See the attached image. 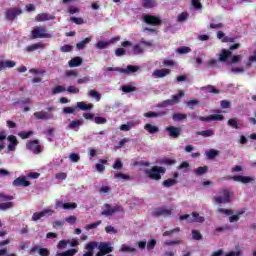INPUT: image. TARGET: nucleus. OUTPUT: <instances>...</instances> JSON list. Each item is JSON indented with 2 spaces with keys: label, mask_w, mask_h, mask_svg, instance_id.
Returning <instances> with one entry per match:
<instances>
[{
  "label": "nucleus",
  "mask_w": 256,
  "mask_h": 256,
  "mask_svg": "<svg viewBox=\"0 0 256 256\" xmlns=\"http://www.w3.org/2000/svg\"><path fill=\"white\" fill-rule=\"evenodd\" d=\"M14 197L11 195H6L4 193H0V201H13Z\"/></svg>",
  "instance_id": "680f3d73"
},
{
  "label": "nucleus",
  "mask_w": 256,
  "mask_h": 256,
  "mask_svg": "<svg viewBox=\"0 0 256 256\" xmlns=\"http://www.w3.org/2000/svg\"><path fill=\"white\" fill-rule=\"evenodd\" d=\"M105 231L106 233L110 234V235H117V233H119V231H117V229H115V227L113 226H106L105 227Z\"/></svg>",
  "instance_id": "6e6d98bb"
},
{
  "label": "nucleus",
  "mask_w": 256,
  "mask_h": 256,
  "mask_svg": "<svg viewBox=\"0 0 256 256\" xmlns=\"http://www.w3.org/2000/svg\"><path fill=\"white\" fill-rule=\"evenodd\" d=\"M139 69V66L128 65L126 69L122 68L121 73H124L125 75H130V73H137Z\"/></svg>",
  "instance_id": "aec40b11"
},
{
  "label": "nucleus",
  "mask_w": 256,
  "mask_h": 256,
  "mask_svg": "<svg viewBox=\"0 0 256 256\" xmlns=\"http://www.w3.org/2000/svg\"><path fill=\"white\" fill-rule=\"evenodd\" d=\"M167 115V111H160V112H146L144 113V117L151 118V117H165Z\"/></svg>",
  "instance_id": "5701e85b"
},
{
  "label": "nucleus",
  "mask_w": 256,
  "mask_h": 256,
  "mask_svg": "<svg viewBox=\"0 0 256 256\" xmlns=\"http://www.w3.org/2000/svg\"><path fill=\"white\" fill-rule=\"evenodd\" d=\"M132 51H133L134 55H142V53L144 52L141 45H139V44H135L132 48Z\"/></svg>",
  "instance_id": "c03bdc74"
},
{
  "label": "nucleus",
  "mask_w": 256,
  "mask_h": 256,
  "mask_svg": "<svg viewBox=\"0 0 256 256\" xmlns=\"http://www.w3.org/2000/svg\"><path fill=\"white\" fill-rule=\"evenodd\" d=\"M167 169L163 166H153L151 169L146 170L145 174L151 181H161V175H165Z\"/></svg>",
  "instance_id": "f03ea898"
},
{
  "label": "nucleus",
  "mask_w": 256,
  "mask_h": 256,
  "mask_svg": "<svg viewBox=\"0 0 256 256\" xmlns=\"http://www.w3.org/2000/svg\"><path fill=\"white\" fill-rule=\"evenodd\" d=\"M37 145H39V140H31L26 144V149L33 151Z\"/></svg>",
  "instance_id": "e433bc0d"
},
{
  "label": "nucleus",
  "mask_w": 256,
  "mask_h": 256,
  "mask_svg": "<svg viewBox=\"0 0 256 256\" xmlns=\"http://www.w3.org/2000/svg\"><path fill=\"white\" fill-rule=\"evenodd\" d=\"M17 65V63H15V61L13 60H6V61H3L1 60L0 61V71H3L4 69H11L13 67H15Z\"/></svg>",
  "instance_id": "f3484780"
},
{
  "label": "nucleus",
  "mask_w": 256,
  "mask_h": 256,
  "mask_svg": "<svg viewBox=\"0 0 256 256\" xmlns=\"http://www.w3.org/2000/svg\"><path fill=\"white\" fill-rule=\"evenodd\" d=\"M88 43H91V37L85 38L81 42H78L76 44L77 49L81 50L83 49Z\"/></svg>",
  "instance_id": "72a5a7b5"
},
{
  "label": "nucleus",
  "mask_w": 256,
  "mask_h": 256,
  "mask_svg": "<svg viewBox=\"0 0 256 256\" xmlns=\"http://www.w3.org/2000/svg\"><path fill=\"white\" fill-rule=\"evenodd\" d=\"M174 185H177V181L173 178L163 181V187H173Z\"/></svg>",
  "instance_id": "a19ab883"
},
{
  "label": "nucleus",
  "mask_w": 256,
  "mask_h": 256,
  "mask_svg": "<svg viewBox=\"0 0 256 256\" xmlns=\"http://www.w3.org/2000/svg\"><path fill=\"white\" fill-rule=\"evenodd\" d=\"M196 134L201 135V137H213V135H215V132L212 129H208L197 132Z\"/></svg>",
  "instance_id": "2f4dec72"
},
{
  "label": "nucleus",
  "mask_w": 256,
  "mask_h": 256,
  "mask_svg": "<svg viewBox=\"0 0 256 256\" xmlns=\"http://www.w3.org/2000/svg\"><path fill=\"white\" fill-rule=\"evenodd\" d=\"M60 51L62 53H71V51H73V46L66 44V45L60 47Z\"/></svg>",
  "instance_id": "864d4df0"
},
{
  "label": "nucleus",
  "mask_w": 256,
  "mask_h": 256,
  "mask_svg": "<svg viewBox=\"0 0 256 256\" xmlns=\"http://www.w3.org/2000/svg\"><path fill=\"white\" fill-rule=\"evenodd\" d=\"M23 11L20 8H8L5 12V19L7 21H15Z\"/></svg>",
  "instance_id": "0eeeda50"
},
{
  "label": "nucleus",
  "mask_w": 256,
  "mask_h": 256,
  "mask_svg": "<svg viewBox=\"0 0 256 256\" xmlns=\"http://www.w3.org/2000/svg\"><path fill=\"white\" fill-rule=\"evenodd\" d=\"M114 179H125L126 181H130L131 176L119 172V173L114 174Z\"/></svg>",
  "instance_id": "de8ad7c7"
},
{
  "label": "nucleus",
  "mask_w": 256,
  "mask_h": 256,
  "mask_svg": "<svg viewBox=\"0 0 256 256\" xmlns=\"http://www.w3.org/2000/svg\"><path fill=\"white\" fill-rule=\"evenodd\" d=\"M7 140L9 142L7 146L8 151H16L17 146L19 145V140H17V136L9 135L7 137Z\"/></svg>",
  "instance_id": "9b49d317"
},
{
  "label": "nucleus",
  "mask_w": 256,
  "mask_h": 256,
  "mask_svg": "<svg viewBox=\"0 0 256 256\" xmlns=\"http://www.w3.org/2000/svg\"><path fill=\"white\" fill-rule=\"evenodd\" d=\"M156 245H157V240H155V239L150 240L146 245L147 251H153V249H155Z\"/></svg>",
  "instance_id": "8fccbe9b"
},
{
  "label": "nucleus",
  "mask_w": 256,
  "mask_h": 256,
  "mask_svg": "<svg viewBox=\"0 0 256 256\" xmlns=\"http://www.w3.org/2000/svg\"><path fill=\"white\" fill-rule=\"evenodd\" d=\"M145 131H148L150 135H155V133H159V127L154 126L150 123L144 125Z\"/></svg>",
  "instance_id": "b1692460"
},
{
  "label": "nucleus",
  "mask_w": 256,
  "mask_h": 256,
  "mask_svg": "<svg viewBox=\"0 0 256 256\" xmlns=\"http://www.w3.org/2000/svg\"><path fill=\"white\" fill-rule=\"evenodd\" d=\"M83 125V119L73 120L68 125V129H72L73 131H79V127Z\"/></svg>",
  "instance_id": "6ab92c4d"
},
{
  "label": "nucleus",
  "mask_w": 256,
  "mask_h": 256,
  "mask_svg": "<svg viewBox=\"0 0 256 256\" xmlns=\"http://www.w3.org/2000/svg\"><path fill=\"white\" fill-rule=\"evenodd\" d=\"M15 204L13 202L0 203V211H7L8 209H13Z\"/></svg>",
  "instance_id": "c756f323"
},
{
  "label": "nucleus",
  "mask_w": 256,
  "mask_h": 256,
  "mask_svg": "<svg viewBox=\"0 0 256 256\" xmlns=\"http://www.w3.org/2000/svg\"><path fill=\"white\" fill-rule=\"evenodd\" d=\"M189 19V13L182 12L177 16L178 23H183L184 21H187Z\"/></svg>",
  "instance_id": "58836bf2"
},
{
  "label": "nucleus",
  "mask_w": 256,
  "mask_h": 256,
  "mask_svg": "<svg viewBox=\"0 0 256 256\" xmlns=\"http://www.w3.org/2000/svg\"><path fill=\"white\" fill-rule=\"evenodd\" d=\"M12 185L14 187H29V185H31V182L27 181V179L25 178V176H21L16 178L13 182Z\"/></svg>",
  "instance_id": "2eb2a0df"
},
{
  "label": "nucleus",
  "mask_w": 256,
  "mask_h": 256,
  "mask_svg": "<svg viewBox=\"0 0 256 256\" xmlns=\"http://www.w3.org/2000/svg\"><path fill=\"white\" fill-rule=\"evenodd\" d=\"M115 213H125V208L121 205H115L114 207L111 204L105 203L102 207L101 215L104 217H112Z\"/></svg>",
  "instance_id": "7ed1b4c3"
},
{
  "label": "nucleus",
  "mask_w": 256,
  "mask_h": 256,
  "mask_svg": "<svg viewBox=\"0 0 256 256\" xmlns=\"http://www.w3.org/2000/svg\"><path fill=\"white\" fill-rule=\"evenodd\" d=\"M69 159L72 161V163H78V161L81 159V156H79V154L72 153L69 155Z\"/></svg>",
  "instance_id": "4d7b16f0"
},
{
  "label": "nucleus",
  "mask_w": 256,
  "mask_h": 256,
  "mask_svg": "<svg viewBox=\"0 0 256 256\" xmlns=\"http://www.w3.org/2000/svg\"><path fill=\"white\" fill-rule=\"evenodd\" d=\"M18 135L21 137V139H29V137L33 135V131H22Z\"/></svg>",
  "instance_id": "603ef678"
},
{
  "label": "nucleus",
  "mask_w": 256,
  "mask_h": 256,
  "mask_svg": "<svg viewBox=\"0 0 256 256\" xmlns=\"http://www.w3.org/2000/svg\"><path fill=\"white\" fill-rule=\"evenodd\" d=\"M122 91L123 93H133V91H137V87L125 85V86H122Z\"/></svg>",
  "instance_id": "49530a36"
},
{
  "label": "nucleus",
  "mask_w": 256,
  "mask_h": 256,
  "mask_svg": "<svg viewBox=\"0 0 256 256\" xmlns=\"http://www.w3.org/2000/svg\"><path fill=\"white\" fill-rule=\"evenodd\" d=\"M233 52L231 50L222 49L219 53L218 61L219 63H226L228 59H231Z\"/></svg>",
  "instance_id": "ddd939ff"
},
{
  "label": "nucleus",
  "mask_w": 256,
  "mask_h": 256,
  "mask_svg": "<svg viewBox=\"0 0 256 256\" xmlns=\"http://www.w3.org/2000/svg\"><path fill=\"white\" fill-rule=\"evenodd\" d=\"M206 91H207V93H214V95H217L219 93V90L211 85H208L206 87Z\"/></svg>",
  "instance_id": "69168bd1"
},
{
  "label": "nucleus",
  "mask_w": 256,
  "mask_h": 256,
  "mask_svg": "<svg viewBox=\"0 0 256 256\" xmlns=\"http://www.w3.org/2000/svg\"><path fill=\"white\" fill-rule=\"evenodd\" d=\"M169 215H171V210L169 209H157L154 212L155 217H167Z\"/></svg>",
  "instance_id": "a878e982"
},
{
  "label": "nucleus",
  "mask_w": 256,
  "mask_h": 256,
  "mask_svg": "<svg viewBox=\"0 0 256 256\" xmlns=\"http://www.w3.org/2000/svg\"><path fill=\"white\" fill-rule=\"evenodd\" d=\"M192 217L193 219L189 220L194 223H203L205 221V218L203 216H199V213L197 212H192Z\"/></svg>",
  "instance_id": "c85d7f7f"
},
{
  "label": "nucleus",
  "mask_w": 256,
  "mask_h": 256,
  "mask_svg": "<svg viewBox=\"0 0 256 256\" xmlns=\"http://www.w3.org/2000/svg\"><path fill=\"white\" fill-rule=\"evenodd\" d=\"M89 95L90 97H95L96 101H101V94L96 90H90Z\"/></svg>",
  "instance_id": "052dcab7"
},
{
  "label": "nucleus",
  "mask_w": 256,
  "mask_h": 256,
  "mask_svg": "<svg viewBox=\"0 0 256 256\" xmlns=\"http://www.w3.org/2000/svg\"><path fill=\"white\" fill-rule=\"evenodd\" d=\"M67 91V88H65L64 86L58 85L55 88H53L52 90V95H57L59 93H63Z\"/></svg>",
  "instance_id": "79ce46f5"
},
{
  "label": "nucleus",
  "mask_w": 256,
  "mask_h": 256,
  "mask_svg": "<svg viewBox=\"0 0 256 256\" xmlns=\"http://www.w3.org/2000/svg\"><path fill=\"white\" fill-rule=\"evenodd\" d=\"M109 45V42L99 41L96 44L97 49H105Z\"/></svg>",
  "instance_id": "774afa93"
},
{
  "label": "nucleus",
  "mask_w": 256,
  "mask_h": 256,
  "mask_svg": "<svg viewBox=\"0 0 256 256\" xmlns=\"http://www.w3.org/2000/svg\"><path fill=\"white\" fill-rule=\"evenodd\" d=\"M171 74V70L167 68L156 69L153 71L152 75L155 79H163V77H167V75Z\"/></svg>",
  "instance_id": "4468645a"
},
{
  "label": "nucleus",
  "mask_w": 256,
  "mask_h": 256,
  "mask_svg": "<svg viewBox=\"0 0 256 256\" xmlns=\"http://www.w3.org/2000/svg\"><path fill=\"white\" fill-rule=\"evenodd\" d=\"M99 249V252L95 256H104L109 255V253H113V247L109 245L107 242H89L86 245L87 252L83 254V256H93L95 253V249Z\"/></svg>",
  "instance_id": "f257e3e1"
},
{
  "label": "nucleus",
  "mask_w": 256,
  "mask_h": 256,
  "mask_svg": "<svg viewBox=\"0 0 256 256\" xmlns=\"http://www.w3.org/2000/svg\"><path fill=\"white\" fill-rule=\"evenodd\" d=\"M197 105H199V100L197 99H193L186 102V106L188 107V109H195Z\"/></svg>",
  "instance_id": "37998d69"
},
{
  "label": "nucleus",
  "mask_w": 256,
  "mask_h": 256,
  "mask_svg": "<svg viewBox=\"0 0 256 256\" xmlns=\"http://www.w3.org/2000/svg\"><path fill=\"white\" fill-rule=\"evenodd\" d=\"M45 47V44H43V42H38L32 45H29L25 48V51H27V53H33V51H37V49H43Z\"/></svg>",
  "instance_id": "a211bd4d"
},
{
  "label": "nucleus",
  "mask_w": 256,
  "mask_h": 256,
  "mask_svg": "<svg viewBox=\"0 0 256 256\" xmlns=\"http://www.w3.org/2000/svg\"><path fill=\"white\" fill-rule=\"evenodd\" d=\"M67 91L71 94H77L79 93V88L76 86H68Z\"/></svg>",
  "instance_id": "338daca9"
},
{
  "label": "nucleus",
  "mask_w": 256,
  "mask_h": 256,
  "mask_svg": "<svg viewBox=\"0 0 256 256\" xmlns=\"http://www.w3.org/2000/svg\"><path fill=\"white\" fill-rule=\"evenodd\" d=\"M142 7H144V9H153V7H157V1L142 0Z\"/></svg>",
  "instance_id": "393cba45"
},
{
  "label": "nucleus",
  "mask_w": 256,
  "mask_h": 256,
  "mask_svg": "<svg viewBox=\"0 0 256 256\" xmlns=\"http://www.w3.org/2000/svg\"><path fill=\"white\" fill-rule=\"evenodd\" d=\"M112 167L113 169H116L117 171H119L123 169V162H121V159H116Z\"/></svg>",
  "instance_id": "5fc2aeb1"
},
{
  "label": "nucleus",
  "mask_w": 256,
  "mask_h": 256,
  "mask_svg": "<svg viewBox=\"0 0 256 256\" xmlns=\"http://www.w3.org/2000/svg\"><path fill=\"white\" fill-rule=\"evenodd\" d=\"M69 67H81L83 59L81 57H74L68 62Z\"/></svg>",
  "instance_id": "412c9836"
},
{
  "label": "nucleus",
  "mask_w": 256,
  "mask_h": 256,
  "mask_svg": "<svg viewBox=\"0 0 256 256\" xmlns=\"http://www.w3.org/2000/svg\"><path fill=\"white\" fill-rule=\"evenodd\" d=\"M177 53H179V55H186V53H191V48L187 46L179 47Z\"/></svg>",
  "instance_id": "a18cd8bd"
},
{
  "label": "nucleus",
  "mask_w": 256,
  "mask_h": 256,
  "mask_svg": "<svg viewBox=\"0 0 256 256\" xmlns=\"http://www.w3.org/2000/svg\"><path fill=\"white\" fill-rule=\"evenodd\" d=\"M70 21L72 23H75L76 25H83V23H85V20H83V18H77V17H71Z\"/></svg>",
  "instance_id": "bf43d9fd"
},
{
  "label": "nucleus",
  "mask_w": 256,
  "mask_h": 256,
  "mask_svg": "<svg viewBox=\"0 0 256 256\" xmlns=\"http://www.w3.org/2000/svg\"><path fill=\"white\" fill-rule=\"evenodd\" d=\"M228 125H229V127H232L233 129H239V123H237V120H235V119H229Z\"/></svg>",
  "instance_id": "e2e57ef3"
},
{
  "label": "nucleus",
  "mask_w": 256,
  "mask_h": 256,
  "mask_svg": "<svg viewBox=\"0 0 256 256\" xmlns=\"http://www.w3.org/2000/svg\"><path fill=\"white\" fill-rule=\"evenodd\" d=\"M192 239H194V241H201L203 235L199 230H192Z\"/></svg>",
  "instance_id": "ea45409f"
},
{
  "label": "nucleus",
  "mask_w": 256,
  "mask_h": 256,
  "mask_svg": "<svg viewBox=\"0 0 256 256\" xmlns=\"http://www.w3.org/2000/svg\"><path fill=\"white\" fill-rule=\"evenodd\" d=\"M32 39H51L52 35L47 32V28L45 26H36L31 31Z\"/></svg>",
  "instance_id": "20e7f679"
},
{
  "label": "nucleus",
  "mask_w": 256,
  "mask_h": 256,
  "mask_svg": "<svg viewBox=\"0 0 256 256\" xmlns=\"http://www.w3.org/2000/svg\"><path fill=\"white\" fill-rule=\"evenodd\" d=\"M225 119V116L221 115V114H212L210 116H200L199 117V121H204L206 123H209L211 121H223Z\"/></svg>",
  "instance_id": "f8f14e48"
},
{
  "label": "nucleus",
  "mask_w": 256,
  "mask_h": 256,
  "mask_svg": "<svg viewBox=\"0 0 256 256\" xmlns=\"http://www.w3.org/2000/svg\"><path fill=\"white\" fill-rule=\"evenodd\" d=\"M218 39H222V43H233L235 39L225 36V33L223 31L217 32Z\"/></svg>",
  "instance_id": "bb28decb"
},
{
  "label": "nucleus",
  "mask_w": 256,
  "mask_h": 256,
  "mask_svg": "<svg viewBox=\"0 0 256 256\" xmlns=\"http://www.w3.org/2000/svg\"><path fill=\"white\" fill-rule=\"evenodd\" d=\"M34 117L35 119H43V120L49 119V116L45 112H35Z\"/></svg>",
  "instance_id": "09e8293b"
},
{
  "label": "nucleus",
  "mask_w": 256,
  "mask_h": 256,
  "mask_svg": "<svg viewBox=\"0 0 256 256\" xmlns=\"http://www.w3.org/2000/svg\"><path fill=\"white\" fill-rule=\"evenodd\" d=\"M77 254V249L72 248L64 252H57L56 256H74Z\"/></svg>",
  "instance_id": "cd10ccee"
},
{
  "label": "nucleus",
  "mask_w": 256,
  "mask_h": 256,
  "mask_svg": "<svg viewBox=\"0 0 256 256\" xmlns=\"http://www.w3.org/2000/svg\"><path fill=\"white\" fill-rule=\"evenodd\" d=\"M191 5L196 10L203 9V4H201V0H191Z\"/></svg>",
  "instance_id": "3c124183"
},
{
  "label": "nucleus",
  "mask_w": 256,
  "mask_h": 256,
  "mask_svg": "<svg viewBox=\"0 0 256 256\" xmlns=\"http://www.w3.org/2000/svg\"><path fill=\"white\" fill-rule=\"evenodd\" d=\"M76 107L80 109V111H90V109H93V104L89 103L87 104L86 102H77Z\"/></svg>",
  "instance_id": "4be33fe9"
},
{
  "label": "nucleus",
  "mask_w": 256,
  "mask_h": 256,
  "mask_svg": "<svg viewBox=\"0 0 256 256\" xmlns=\"http://www.w3.org/2000/svg\"><path fill=\"white\" fill-rule=\"evenodd\" d=\"M231 179L238 183H243V185H247V183H255V178L251 176L235 175L231 177Z\"/></svg>",
  "instance_id": "9d476101"
},
{
  "label": "nucleus",
  "mask_w": 256,
  "mask_h": 256,
  "mask_svg": "<svg viewBox=\"0 0 256 256\" xmlns=\"http://www.w3.org/2000/svg\"><path fill=\"white\" fill-rule=\"evenodd\" d=\"M102 221L98 220L97 222L86 225V229L89 231L91 229H97L98 225H101Z\"/></svg>",
  "instance_id": "13d9d810"
},
{
  "label": "nucleus",
  "mask_w": 256,
  "mask_h": 256,
  "mask_svg": "<svg viewBox=\"0 0 256 256\" xmlns=\"http://www.w3.org/2000/svg\"><path fill=\"white\" fill-rule=\"evenodd\" d=\"M208 169H209V168H208L207 166H200V167H198V168L194 171V173H195V175H197V176L205 175V173H207Z\"/></svg>",
  "instance_id": "f704fd0d"
},
{
  "label": "nucleus",
  "mask_w": 256,
  "mask_h": 256,
  "mask_svg": "<svg viewBox=\"0 0 256 256\" xmlns=\"http://www.w3.org/2000/svg\"><path fill=\"white\" fill-rule=\"evenodd\" d=\"M143 21L146 25H152L153 27H159L163 23L159 16L146 14L143 16Z\"/></svg>",
  "instance_id": "423d86ee"
},
{
  "label": "nucleus",
  "mask_w": 256,
  "mask_h": 256,
  "mask_svg": "<svg viewBox=\"0 0 256 256\" xmlns=\"http://www.w3.org/2000/svg\"><path fill=\"white\" fill-rule=\"evenodd\" d=\"M165 131H167L169 137H172V139H178V137H181V128L175 127V126H168L165 128Z\"/></svg>",
  "instance_id": "1a4fd4ad"
},
{
  "label": "nucleus",
  "mask_w": 256,
  "mask_h": 256,
  "mask_svg": "<svg viewBox=\"0 0 256 256\" xmlns=\"http://www.w3.org/2000/svg\"><path fill=\"white\" fill-rule=\"evenodd\" d=\"M217 155H219V151H217L215 149H210V150L206 151L207 159H215V157H217Z\"/></svg>",
  "instance_id": "473e14b6"
},
{
  "label": "nucleus",
  "mask_w": 256,
  "mask_h": 256,
  "mask_svg": "<svg viewBox=\"0 0 256 256\" xmlns=\"http://www.w3.org/2000/svg\"><path fill=\"white\" fill-rule=\"evenodd\" d=\"M213 201L217 205H221V203H230L231 202V191L227 188H223L220 191V195L213 198Z\"/></svg>",
  "instance_id": "39448f33"
},
{
  "label": "nucleus",
  "mask_w": 256,
  "mask_h": 256,
  "mask_svg": "<svg viewBox=\"0 0 256 256\" xmlns=\"http://www.w3.org/2000/svg\"><path fill=\"white\" fill-rule=\"evenodd\" d=\"M52 19H55V16L49 15L47 13H40L35 17V21L38 23H41L43 21H51Z\"/></svg>",
  "instance_id": "dca6fc26"
},
{
  "label": "nucleus",
  "mask_w": 256,
  "mask_h": 256,
  "mask_svg": "<svg viewBox=\"0 0 256 256\" xmlns=\"http://www.w3.org/2000/svg\"><path fill=\"white\" fill-rule=\"evenodd\" d=\"M185 93L183 92V90H180L178 94L176 95H172V102L173 103H179V101H181V97H184Z\"/></svg>",
  "instance_id": "c9c22d12"
},
{
  "label": "nucleus",
  "mask_w": 256,
  "mask_h": 256,
  "mask_svg": "<svg viewBox=\"0 0 256 256\" xmlns=\"http://www.w3.org/2000/svg\"><path fill=\"white\" fill-rule=\"evenodd\" d=\"M172 119H173V121H185V119H187V114L174 113L172 115Z\"/></svg>",
  "instance_id": "7c9ffc66"
},
{
  "label": "nucleus",
  "mask_w": 256,
  "mask_h": 256,
  "mask_svg": "<svg viewBox=\"0 0 256 256\" xmlns=\"http://www.w3.org/2000/svg\"><path fill=\"white\" fill-rule=\"evenodd\" d=\"M53 213H55V211H53L51 209H44L41 212H35L32 215V221H39V219H42V217H51V215H53Z\"/></svg>",
  "instance_id": "6e6552de"
},
{
  "label": "nucleus",
  "mask_w": 256,
  "mask_h": 256,
  "mask_svg": "<svg viewBox=\"0 0 256 256\" xmlns=\"http://www.w3.org/2000/svg\"><path fill=\"white\" fill-rule=\"evenodd\" d=\"M38 254L40 256H49V255H51V252L47 248H40L38 251Z\"/></svg>",
  "instance_id": "0e129e2a"
},
{
  "label": "nucleus",
  "mask_w": 256,
  "mask_h": 256,
  "mask_svg": "<svg viewBox=\"0 0 256 256\" xmlns=\"http://www.w3.org/2000/svg\"><path fill=\"white\" fill-rule=\"evenodd\" d=\"M63 209H66L68 211L73 210V209H77V203L75 202H67L62 204Z\"/></svg>",
  "instance_id": "4c0bfd02"
}]
</instances>
